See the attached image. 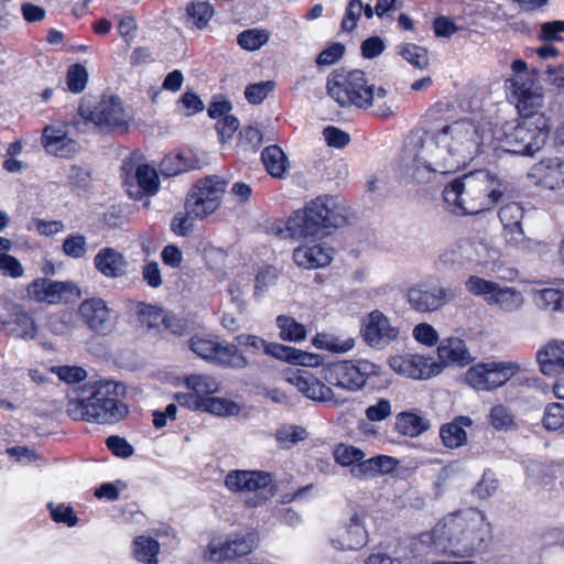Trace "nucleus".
I'll list each match as a JSON object with an SVG mask.
<instances>
[{"label": "nucleus", "instance_id": "nucleus-1", "mask_svg": "<svg viewBox=\"0 0 564 564\" xmlns=\"http://www.w3.org/2000/svg\"><path fill=\"white\" fill-rule=\"evenodd\" d=\"M490 532V523L484 512L467 509L441 520L430 533L422 536L438 553L454 556L470 555L479 550Z\"/></svg>", "mask_w": 564, "mask_h": 564}, {"label": "nucleus", "instance_id": "nucleus-2", "mask_svg": "<svg viewBox=\"0 0 564 564\" xmlns=\"http://www.w3.org/2000/svg\"><path fill=\"white\" fill-rule=\"evenodd\" d=\"M512 185L486 170L466 173L453 180L443 191L445 203L456 215H474L511 197Z\"/></svg>", "mask_w": 564, "mask_h": 564}, {"label": "nucleus", "instance_id": "nucleus-3", "mask_svg": "<svg viewBox=\"0 0 564 564\" xmlns=\"http://www.w3.org/2000/svg\"><path fill=\"white\" fill-rule=\"evenodd\" d=\"M349 217L350 208L339 196L319 195L289 217L286 231L295 240H314L345 226Z\"/></svg>", "mask_w": 564, "mask_h": 564}, {"label": "nucleus", "instance_id": "nucleus-4", "mask_svg": "<svg viewBox=\"0 0 564 564\" xmlns=\"http://www.w3.org/2000/svg\"><path fill=\"white\" fill-rule=\"evenodd\" d=\"M121 387L113 381L86 384L79 398L67 403V414L74 420L98 424L119 422L128 414V408L118 400Z\"/></svg>", "mask_w": 564, "mask_h": 564}, {"label": "nucleus", "instance_id": "nucleus-5", "mask_svg": "<svg viewBox=\"0 0 564 564\" xmlns=\"http://www.w3.org/2000/svg\"><path fill=\"white\" fill-rule=\"evenodd\" d=\"M512 69L517 76L512 79L513 94L517 98V108L519 113L523 117L522 123L518 127L516 141H523L524 139L545 140L547 138V130L545 120L542 116H535L536 110L543 104L542 88L535 85L532 80L528 83L524 78L527 63L522 59H516L512 63Z\"/></svg>", "mask_w": 564, "mask_h": 564}, {"label": "nucleus", "instance_id": "nucleus-6", "mask_svg": "<svg viewBox=\"0 0 564 564\" xmlns=\"http://www.w3.org/2000/svg\"><path fill=\"white\" fill-rule=\"evenodd\" d=\"M329 96L340 106L368 108L372 105L376 86L370 84L366 74L359 69L335 70L327 79Z\"/></svg>", "mask_w": 564, "mask_h": 564}, {"label": "nucleus", "instance_id": "nucleus-7", "mask_svg": "<svg viewBox=\"0 0 564 564\" xmlns=\"http://www.w3.org/2000/svg\"><path fill=\"white\" fill-rule=\"evenodd\" d=\"M440 105L433 106L426 111L422 121V140L440 141L445 139L475 141L485 139L475 123L467 119L449 121L441 113Z\"/></svg>", "mask_w": 564, "mask_h": 564}, {"label": "nucleus", "instance_id": "nucleus-8", "mask_svg": "<svg viewBox=\"0 0 564 564\" xmlns=\"http://www.w3.org/2000/svg\"><path fill=\"white\" fill-rule=\"evenodd\" d=\"M437 160L426 143H410L405 147L400 162V174L406 183L417 185L434 184L442 175Z\"/></svg>", "mask_w": 564, "mask_h": 564}, {"label": "nucleus", "instance_id": "nucleus-9", "mask_svg": "<svg viewBox=\"0 0 564 564\" xmlns=\"http://www.w3.org/2000/svg\"><path fill=\"white\" fill-rule=\"evenodd\" d=\"M376 375L378 366L368 360H343L321 369L323 381L350 392L362 389L369 377Z\"/></svg>", "mask_w": 564, "mask_h": 564}, {"label": "nucleus", "instance_id": "nucleus-10", "mask_svg": "<svg viewBox=\"0 0 564 564\" xmlns=\"http://www.w3.org/2000/svg\"><path fill=\"white\" fill-rule=\"evenodd\" d=\"M226 182L215 175L198 180L187 194L185 209L196 219L214 214L221 205Z\"/></svg>", "mask_w": 564, "mask_h": 564}, {"label": "nucleus", "instance_id": "nucleus-11", "mask_svg": "<svg viewBox=\"0 0 564 564\" xmlns=\"http://www.w3.org/2000/svg\"><path fill=\"white\" fill-rule=\"evenodd\" d=\"M80 116L83 122L78 121L74 124L77 129H82V126L93 124L94 128L100 131L121 133L128 128L129 116L120 98L116 96H104L94 110L80 109Z\"/></svg>", "mask_w": 564, "mask_h": 564}, {"label": "nucleus", "instance_id": "nucleus-12", "mask_svg": "<svg viewBox=\"0 0 564 564\" xmlns=\"http://www.w3.org/2000/svg\"><path fill=\"white\" fill-rule=\"evenodd\" d=\"M520 370V365L511 360L479 362L466 370L464 381L476 391H491L503 386Z\"/></svg>", "mask_w": 564, "mask_h": 564}, {"label": "nucleus", "instance_id": "nucleus-13", "mask_svg": "<svg viewBox=\"0 0 564 564\" xmlns=\"http://www.w3.org/2000/svg\"><path fill=\"white\" fill-rule=\"evenodd\" d=\"M189 348L198 357L225 367L243 369L248 366L247 358L232 344L196 336L191 338Z\"/></svg>", "mask_w": 564, "mask_h": 564}, {"label": "nucleus", "instance_id": "nucleus-14", "mask_svg": "<svg viewBox=\"0 0 564 564\" xmlns=\"http://www.w3.org/2000/svg\"><path fill=\"white\" fill-rule=\"evenodd\" d=\"M455 297V293L432 281H421L411 285L405 293L406 303L417 313H433Z\"/></svg>", "mask_w": 564, "mask_h": 564}, {"label": "nucleus", "instance_id": "nucleus-15", "mask_svg": "<svg viewBox=\"0 0 564 564\" xmlns=\"http://www.w3.org/2000/svg\"><path fill=\"white\" fill-rule=\"evenodd\" d=\"M360 334L371 348L384 349L399 338L400 327L383 312L373 310L362 317Z\"/></svg>", "mask_w": 564, "mask_h": 564}, {"label": "nucleus", "instance_id": "nucleus-16", "mask_svg": "<svg viewBox=\"0 0 564 564\" xmlns=\"http://www.w3.org/2000/svg\"><path fill=\"white\" fill-rule=\"evenodd\" d=\"M258 543L257 534L243 531L229 535L225 540L213 539L205 552V557L213 562H223L251 553Z\"/></svg>", "mask_w": 564, "mask_h": 564}, {"label": "nucleus", "instance_id": "nucleus-17", "mask_svg": "<svg viewBox=\"0 0 564 564\" xmlns=\"http://www.w3.org/2000/svg\"><path fill=\"white\" fill-rule=\"evenodd\" d=\"M82 322L95 334L107 336L117 324V315L108 303L98 296L84 300L78 306Z\"/></svg>", "mask_w": 564, "mask_h": 564}, {"label": "nucleus", "instance_id": "nucleus-18", "mask_svg": "<svg viewBox=\"0 0 564 564\" xmlns=\"http://www.w3.org/2000/svg\"><path fill=\"white\" fill-rule=\"evenodd\" d=\"M28 297L36 303L56 305L79 296L77 285L70 281H53L40 278L26 288Z\"/></svg>", "mask_w": 564, "mask_h": 564}, {"label": "nucleus", "instance_id": "nucleus-19", "mask_svg": "<svg viewBox=\"0 0 564 564\" xmlns=\"http://www.w3.org/2000/svg\"><path fill=\"white\" fill-rule=\"evenodd\" d=\"M431 147L436 166L447 174L466 166L474 159L479 143H426Z\"/></svg>", "mask_w": 564, "mask_h": 564}, {"label": "nucleus", "instance_id": "nucleus-20", "mask_svg": "<svg viewBox=\"0 0 564 564\" xmlns=\"http://www.w3.org/2000/svg\"><path fill=\"white\" fill-rule=\"evenodd\" d=\"M226 487L235 492L262 494V500L274 495L272 477L269 473L257 470H231L225 478Z\"/></svg>", "mask_w": 564, "mask_h": 564}, {"label": "nucleus", "instance_id": "nucleus-21", "mask_svg": "<svg viewBox=\"0 0 564 564\" xmlns=\"http://www.w3.org/2000/svg\"><path fill=\"white\" fill-rule=\"evenodd\" d=\"M393 371L412 379L426 380L442 372V366L433 358L417 354L393 356L389 359Z\"/></svg>", "mask_w": 564, "mask_h": 564}, {"label": "nucleus", "instance_id": "nucleus-22", "mask_svg": "<svg viewBox=\"0 0 564 564\" xmlns=\"http://www.w3.org/2000/svg\"><path fill=\"white\" fill-rule=\"evenodd\" d=\"M323 379L313 376L308 370L297 369L288 377V381L293 384L306 398L317 402H333L338 404V400L330 387L326 386Z\"/></svg>", "mask_w": 564, "mask_h": 564}, {"label": "nucleus", "instance_id": "nucleus-23", "mask_svg": "<svg viewBox=\"0 0 564 564\" xmlns=\"http://www.w3.org/2000/svg\"><path fill=\"white\" fill-rule=\"evenodd\" d=\"M368 542V533L365 529L362 519L354 514L349 522L339 527L333 533L330 543L339 551L358 550Z\"/></svg>", "mask_w": 564, "mask_h": 564}, {"label": "nucleus", "instance_id": "nucleus-24", "mask_svg": "<svg viewBox=\"0 0 564 564\" xmlns=\"http://www.w3.org/2000/svg\"><path fill=\"white\" fill-rule=\"evenodd\" d=\"M0 324L8 327L10 335L21 339H34L37 326L23 306L14 304L9 308V316L0 315Z\"/></svg>", "mask_w": 564, "mask_h": 564}, {"label": "nucleus", "instance_id": "nucleus-25", "mask_svg": "<svg viewBox=\"0 0 564 564\" xmlns=\"http://www.w3.org/2000/svg\"><path fill=\"white\" fill-rule=\"evenodd\" d=\"M135 178L138 186L129 185L127 193L135 200H144L143 206L148 208L151 204L150 196L160 189L158 172L149 164H141L137 167Z\"/></svg>", "mask_w": 564, "mask_h": 564}, {"label": "nucleus", "instance_id": "nucleus-26", "mask_svg": "<svg viewBox=\"0 0 564 564\" xmlns=\"http://www.w3.org/2000/svg\"><path fill=\"white\" fill-rule=\"evenodd\" d=\"M530 177L535 180V184L547 189H556L564 186V160L558 158L543 160L535 164Z\"/></svg>", "mask_w": 564, "mask_h": 564}, {"label": "nucleus", "instance_id": "nucleus-27", "mask_svg": "<svg viewBox=\"0 0 564 564\" xmlns=\"http://www.w3.org/2000/svg\"><path fill=\"white\" fill-rule=\"evenodd\" d=\"M96 270L109 279H120L127 274L128 261L117 249L101 248L94 258Z\"/></svg>", "mask_w": 564, "mask_h": 564}, {"label": "nucleus", "instance_id": "nucleus-28", "mask_svg": "<svg viewBox=\"0 0 564 564\" xmlns=\"http://www.w3.org/2000/svg\"><path fill=\"white\" fill-rule=\"evenodd\" d=\"M437 358L436 362L442 366V370L453 365L464 367L473 360L465 341L457 337H448L441 341L437 347Z\"/></svg>", "mask_w": 564, "mask_h": 564}, {"label": "nucleus", "instance_id": "nucleus-29", "mask_svg": "<svg viewBox=\"0 0 564 564\" xmlns=\"http://www.w3.org/2000/svg\"><path fill=\"white\" fill-rule=\"evenodd\" d=\"M540 370L545 376H556L564 370V340L553 339L536 352Z\"/></svg>", "mask_w": 564, "mask_h": 564}, {"label": "nucleus", "instance_id": "nucleus-30", "mask_svg": "<svg viewBox=\"0 0 564 564\" xmlns=\"http://www.w3.org/2000/svg\"><path fill=\"white\" fill-rule=\"evenodd\" d=\"M294 262L304 269L324 268L333 260V249L323 245H304L294 249Z\"/></svg>", "mask_w": 564, "mask_h": 564}, {"label": "nucleus", "instance_id": "nucleus-31", "mask_svg": "<svg viewBox=\"0 0 564 564\" xmlns=\"http://www.w3.org/2000/svg\"><path fill=\"white\" fill-rule=\"evenodd\" d=\"M488 250L486 246L479 241H465L457 246L456 249L446 251L442 254L443 262H477L484 264L488 261Z\"/></svg>", "mask_w": 564, "mask_h": 564}, {"label": "nucleus", "instance_id": "nucleus-32", "mask_svg": "<svg viewBox=\"0 0 564 564\" xmlns=\"http://www.w3.org/2000/svg\"><path fill=\"white\" fill-rule=\"evenodd\" d=\"M397 466L398 460L395 458L387 455H377L354 467L351 476L358 479L373 478L392 473Z\"/></svg>", "mask_w": 564, "mask_h": 564}, {"label": "nucleus", "instance_id": "nucleus-33", "mask_svg": "<svg viewBox=\"0 0 564 564\" xmlns=\"http://www.w3.org/2000/svg\"><path fill=\"white\" fill-rule=\"evenodd\" d=\"M524 304L525 297L520 290L499 284L489 306L512 314L521 311Z\"/></svg>", "mask_w": 564, "mask_h": 564}, {"label": "nucleus", "instance_id": "nucleus-34", "mask_svg": "<svg viewBox=\"0 0 564 564\" xmlns=\"http://www.w3.org/2000/svg\"><path fill=\"white\" fill-rule=\"evenodd\" d=\"M271 356L284 360L293 365H300L304 367H316L322 364L323 358L319 355L299 350L290 346H271Z\"/></svg>", "mask_w": 564, "mask_h": 564}, {"label": "nucleus", "instance_id": "nucleus-35", "mask_svg": "<svg viewBox=\"0 0 564 564\" xmlns=\"http://www.w3.org/2000/svg\"><path fill=\"white\" fill-rule=\"evenodd\" d=\"M312 344L322 350H327L334 354H345L355 347L356 341L352 337H340L327 333H317L312 338Z\"/></svg>", "mask_w": 564, "mask_h": 564}, {"label": "nucleus", "instance_id": "nucleus-36", "mask_svg": "<svg viewBox=\"0 0 564 564\" xmlns=\"http://www.w3.org/2000/svg\"><path fill=\"white\" fill-rule=\"evenodd\" d=\"M262 162L273 177H283L288 167V158L278 144L267 147L261 154Z\"/></svg>", "mask_w": 564, "mask_h": 564}, {"label": "nucleus", "instance_id": "nucleus-37", "mask_svg": "<svg viewBox=\"0 0 564 564\" xmlns=\"http://www.w3.org/2000/svg\"><path fill=\"white\" fill-rule=\"evenodd\" d=\"M498 285L499 283L478 275H469L464 282L466 292L473 296L481 297L488 306L492 301Z\"/></svg>", "mask_w": 564, "mask_h": 564}, {"label": "nucleus", "instance_id": "nucleus-38", "mask_svg": "<svg viewBox=\"0 0 564 564\" xmlns=\"http://www.w3.org/2000/svg\"><path fill=\"white\" fill-rule=\"evenodd\" d=\"M395 52L414 68L423 70L430 65L427 50L413 43H403L395 47Z\"/></svg>", "mask_w": 564, "mask_h": 564}, {"label": "nucleus", "instance_id": "nucleus-39", "mask_svg": "<svg viewBox=\"0 0 564 564\" xmlns=\"http://www.w3.org/2000/svg\"><path fill=\"white\" fill-rule=\"evenodd\" d=\"M534 302L543 311L564 312V291L553 288L538 290Z\"/></svg>", "mask_w": 564, "mask_h": 564}, {"label": "nucleus", "instance_id": "nucleus-40", "mask_svg": "<svg viewBox=\"0 0 564 564\" xmlns=\"http://www.w3.org/2000/svg\"><path fill=\"white\" fill-rule=\"evenodd\" d=\"M395 427L401 434L414 437L426 431L429 424L417 414L403 412L397 416Z\"/></svg>", "mask_w": 564, "mask_h": 564}, {"label": "nucleus", "instance_id": "nucleus-41", "mask_svg": "<svg viewBox=\"0 0 564 564\" xmlns=\"http://www.w3.org/2000/svg\"><path fill=\"white\" fill-rule=\"evenodd\" d=\"M276 325L280 329V337L283 340L301 341L306 337L305 326L293 317L280 315L276 317Z\"/></svg>", "mask_w": 564, "mask_h": 564}, {"label": "nucleus", "instance_id": "nucleus-42", "mask_svg": "<svg viewBox=\"0 0 564 564\" xmlns=\"http://www.w3.org/2000/svg\"><path fill=\"white\" fill-rule=\"evenodd\" d=\"M280 272L273 265H264L261 267L254 278V297L257 301L261 300L269 291L271 286H273L278 279Z\"/></svg>", "mask_w": 564, "mask_h": 564}, {"label": "nucleus", "instance_id": "nucleus-43", "mask_svg": "<svg viewBox=\"0 0 564 564\" xmlns=\"http://www.w3.org/2000/svg\"><path fill=\"white\" fill-rule=\"evenodd\" d=\"M270 40V32L264 29H249L237 36L238 45L249 52L264 46Z\"/></svg>", "mask_w": 564, "mask_h": 564}, {"label": "nucleus", "instance_id": "nucleus-44", "mask_svg": "<svg viewBox=\"0 0 564 564\" xmlns=\"http://www.w3.org/2000/svg\"><path fill=\"white\" fill-rule=\"evenodd\" d=\"M185 386L188 390L205 398H210V394L219 390L218 382L213 377L206 375H191L186 377Z\"/></svg>", "mask_w": 564, "mask_h": 564}, {"label": "nucleus", "instance_id": "nucleus-45", "mask_svg": "<svg viewBox=\"0 0 564 564\" xmlns=\"http://www.w3.org/2000/svg\"><path fill=\"white\" fill-rule=\"evenodd\" d=\"M159 543L148 536H138L134 540V556L148 564H156V555L159 553Z\"/></svg>", "mask_w": 564, "mask_h": 564}, {"label": "nucleus", "instance_id": "nucleus-46", "mask_svg": "<svg viewBox=\"0 0 564 564\" xmlns=\"http://www.w3.org/2000/svg\"><path fill=\"white\" fill-rule=\"evenodd\" d=\"M489 422L497 431H512L517 427L514 415L503 404H497L491 408L489 414Z\"/></svg>", "mask_w": 564, "mask_h": 564}, {"label": "nucleus", "instance_id": "nucleus-47", "mask_svg": "<svg viewBox=\"0 0 564 564\" xmlns=\"http://www.w3.org/2000/svg\"><path fill=\"white\" fill-rule=\"evenodd\" d=\"M186 11L188 20L192 21L197 29L205 28L214 15V9L207 1H192L187 6Z\"/></svg>", "mask_w": 564, "mask_h": 564}, {"label": "nucleus", "instance_id": "nucleus-48", "mask_svg": "<svg viewBox=\"0 0 564 564\" xmlns=\"http://www.w3.org/2000/svg\"><path fill=\"white\" fill-rule=\"evenodd\" d=\"M334 457L339 465L350 466V471L354 470V467L366 460L365 453L361 449L346 444H339L336 446Z\"/></svg>", "mask_w": 564, "mask_h": 564}, {"label": "nucleus", "instance_id": "nucleus-49", "mask_svg": "<svg viewBox=\"0 0 564 564\" xmlns=\"http://www.w3.org/2000/svg\"><path fill=\"white\" fill-rule=\"evenodd\" d=\"M193 164L187 165L185 151L170 153L161 161L160 170L165 176H174L191 171Z\"/></svg>", "mask_w": 564, "mask_h": 564}, {"label": "nucleus", "instance_id": "nucleus-50", "mask_svg": "<svg viewBox=\"0 0 564 564\" xmlns=\"http://www.w3.org/2000/svg\"><path fill=\"white\" fill-rule=\"evenodd\" d=\"M239 405L228 399L225 398H205L203 412H208L214 415L225 416V415H236L239 413Z\"/></svg>", "mask_w": 564, "mask_h": 564}, {"label": "nucleus", "instance_id": "nucleus-51", "mask_svg": "<svg viewBox=\"0 0 564 564\" xmlns=\"http://www.w3.org/2000/svg\"><path fill=\"white\" fill-rule=\"evenodd\" d=\"M306 437V430L296 425H283L275 432V440L282 448H289Z\"/></svg>", "mask_w": 564, "mask_h": 564}, {"label": "nucleus", "instance_id": "nucleus-52", "mask_svg": "<svg viewBox=\"0 0 564 564\" xmlns=\"http://www.w3.org/2000/svg\"><path fill=\"white\" fill-rule=\"evenodd\" d=\"M524 216L522 206L518 203H510L502 206L499 210V218L505 230L509 228L521 227Z\"/></svg>", "mask_w": 564, "mask_h": 564}, {"label": "nucleus", "instance_id": "nucleus-53", "mask_svg": "<svg viewBox=\"0 0 564 564\" xmlns=\"http://www.w3.org/2000/svg\"><path fill=\"white\" fill-rule=\"evenodd\" d=\"M441 438L446 447L457 448L467 438L465 430L457 423H449L441 429Z\"/></svg>", "mask_w": 564, "mask_h": 564}, {"label": "nucleus", "instance_id": "nucleus-54", "mask_svg": "<svg viewBox=\"0 0 564 564\" xmlns=\"http://www.w3.org/2000/svg\"><path fill=\"white\" fill-rule=\"evenodd\" d=\"M513 148H502L496 147L494 149L495 152V162L499 159H502L505 155H519V156H528L532 158L539 150V143H512Z\"/></svg>", "mask_w": 564, "mask_h": 564}, {"label": "nucleus", "instance_id": "nucleus-55", "mask_svg": "<svg viewBox=\"0 0 564 564\" xmlns=\"http://www.w3.org/2000/svg\"><path fill=\"white\" fill-rule=\"evenodd\" d=\"M543 425L550 431H557L564 427V404H549L544 411Z\"/></svg>", "mask_w": 564, "mask_h": 564}, {"label": "nucleus", "instance_id": "nucleus-56", "mask_svg": "<svg viewBox=\"0 0 564 564\" xmlns=\"http://www.w3.org/2000/svg\"><path fill=\"white\" fill-rule=\"evenodd\" d=\"M88 80L86 68L80 64L72 65L67 70V87L72 93H80L85 89Z\"/></svg>", "mask_w": 564, "mask_h": 564}, {"label": "nucleus", "instance_id": "nucleus-57", "mask_svg": "<svg viewBox=\"0 0 564 564\" xmlns=\"http://www.w3.org/2000/svg\"><path fill=\"white\" fill-rule=\"evenodd\" d=\"M274 86L275 85L272 80L251 84L247 86L245 97L250 104L259 105L274 89Z\"/></svg>", "mask_w": 564, "mask_h": 564}, {"label": "nucleus", "instance_id": "nucleus-58", "mask_svg": "<svg viewBox=\"0 0 564 564\" xmlns=\"http://www.w3.org/2000/svg\"><path fill=\"white\" fill-rule=\"evenodd\" d=\"M140 313L148 314L150 316L154 315L155 318H162V323L164 324L165 328L170 329L173 334L182 335L185 330V325L181 319L174 315H163L162 312L154 306H144Z\"/></svg>", "mask_w": 564, "mask_h": 564}, {"label": "nucleus", "instance_id": "nucleus-59", "mask_svg": "<svg viewBox=\"0 0 564 564\" xmlns=\"http://www.w3.org/2000/svg\"><path fill=\"white\" fill-rule=\"evenodd\" d=\"M63 251L74 259H82L87 254V241L83 235H70L63 242Z\"/></svg>", "mask_w": 564, "mask_h": 564}, {"label": "nucleus", "instance_id": "nucleus-60", "mask_svg": "<svg viewBox=\"0 0 564 564\" xmlns=\"http://www.w3.org/2000/svg\"><path fill=\"white\" fill-rule=\"evenodd\" d=\"M498 486L499 482L498 479L496 478V475L490 470H486L481 479L477 482L473 492L479 499H487L496 492Z\"/></svg>", "mask_w": 564, "mask_h": 564}, {"label": "nucleus", "instance_id": "nucleus-61", "mask_svg": "<svg viewBox=\"0 0 564 564\" xmlns=\"http://www.w3.org/2000/svg\"><path fill=\"white\" fill-rule=\"evenodd\" d=\"M362 8L364 3L361 0H349L346 14L340 24L341 31L351 32L357 26L362 13Z\"/></svg>", "mask_w": 564, "mask_h": 564}, {"label": "nucleus", "instance_id": "nucleus-62", "mask_svg": "<svg viewBox=\"0 0 564 564\" xmlns=\"http://www.w3.org/2000/svg\"><path fill=\"white\" fill-rule=\"evenodd\" d=\"M51 517L55 522L65 523L68 527L76 525L78 519L70 506L54 505L53 502L47 505Z\"/></svg>", "mask_w": 564, "mask_h": 564}, {"label": "nucleus", "instance_id": "nucleus-63", "mask_svg": "<svg viewBox=\"0 0 564 564\" xmlns=\"http://www.w3.org/2000/svg\"><path fill=\"white\" fill-rule=\"evenodd\" d=\"M175 402L182 406L192 411L203 412L205 397H199L195 392H177L174 394Z\"/></svg>", "mask_w": 564, "mask_h": 564}, {"label": "nucleus", "instance_id": "nucleus-64", "mask_svg": "<svg viewBox=\"0 0 564 564\" xmlns=\"http://www.w3.org/2000/svg\"><path fill=\"white\" fill-rule=\"evenodd\" d=\"M345 53V46L340 43H333L323 50L316 58L318 66H329L336 63Z\"/></svg>", "mask_w": 564, "mask_h": 564}]
</instances>
